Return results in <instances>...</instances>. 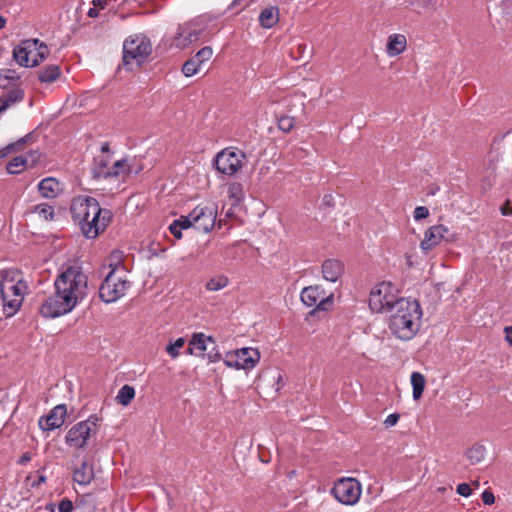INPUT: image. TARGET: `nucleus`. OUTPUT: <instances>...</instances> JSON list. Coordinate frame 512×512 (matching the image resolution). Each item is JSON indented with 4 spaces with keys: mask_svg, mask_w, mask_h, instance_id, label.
Here are the masks:
<instances>
[{
    "mask_svg": "<svg viewBox=\"0 0 512 512\" xmlns=\"http://www.w3.org/2000/svg\"><path fill=\"white\" fill-rule=\"evenodd\" d=\"M87 283L88 278L80 267H68L55 279V292L42 301L39 313L45 318L69 313L85 298Z\"/></svg>",
    "mask_w": 512,
    "mask_h": 512,
    "instance_id": "f257e3e1",
    "label": "nucleus"
},
{
    "mask_svg": "<svg viewBox=\"0 0 512 512\" xmlns=\"http://www.w3.org/2000/svg\"><path fill=\"white\" fill-rule=\"evenodd\" d=\"M73 219L78 221L85 237L95 238L111 220L112 214L101 209L98 201L90 196H77L71 204Z\"/></svg>",
    "mask_w": 512,
    "mask_h": 512,
    "instance_id": "f03ea898",
    "label": "nucleus"
},
{
    "mask_svg": "<svg viewBox=\"0 0 512 512\" xmlns=\"http://www.w3.org/2000/svg\"><path fill=\"white\" fill-rule=\"evenodd\" d=\"M390 313L389 330L395 337L410 340L417 334L422 319V309L417 300H400Z\"/></svg>",
    "mask_w": 512,
    "mask_h": 512,
    "instance_id": "7ed1b4c3",
    "label": "nucleus"
},
{
    "mask_svg": "<svg viewBox=\"0 0 512 512\" xmlns=\"http://www.w3.org/2000/svg\"><path fill=\"white\" fill-rule=\"evenodd\" d=\"M117 260L99 288V297L105 303H113L124 297L131 287L127 271L119 264V255H112Z\"/></svg>",
    "mask_w": 512,
    "mask_h": 512,
    "instance_id": "20e7f679",
    "label": "nucleus"
},
{
    "mask_svg": "<svg viewBox=\"0 0 512 512\" xmlns=\"http://www.w3.org/2000/svg\"><path fill=\"white\" fill-rule=\"evenodd\" d=\"M152 52L150 39L143 34L129 36L123 43V66L127 70L140 67Z\"/></svg>",
    "mask_w": 512,
    "mask_h": 512,
    "instance_id": "39448f33",
    "label": "nucleus"
},
{
    "mask_svg": "<svg viewBox=\"0 0 512 512\" xmlns=\"http://www.w3.org/2000/svg\"><path fill=\"white\" fill-rule=\"evenodd\" d=\"M400 300L398 289L390 282L377 284L370 292L369 307L376 313H390L394 311Z\"/></svg>",
    "mask_w": 512,
    "mask_h": 512,
    "instance_id": "423d86ee",
    "label": "nucleus"
},
{
    "mask_svg": "<svg viewBox=\"0 0 512 512\" xmlns=\"http://www.w3.org/2000/svg\"><path fill=\"white\" fill-rule=\"evenodd\" d=\"M101 418L93 414L88 419L73 425L65 436V443L71 448L82 449L86 447L89 440L97 434Z\"/></svg>",
    "mask_w": 512,
    "mask_h": 512,
    "instance_id": "0eeeda50",
    "label": "nucleus"
},
{
    "mask_svg": "<svg viewBox=\"0 0 512 512\" xmlns=\"http://www.w3.org/2000/svg\"><path fill=\"white\" fill-rule=\"evenodd\" d=\"M246 154L237 147H227L218 152L214 158L216 170L224 175H235L242 169Z\"/></svg>",
    "mask_w": 512,
    "mask_h": 512,
    "instance_id": "6e6552de",
    "label": "nucleus"
},
{
    "mask_svg": "<svg viewBox=\"0 0 512 512\" xmlns=\"http://www.w3.org/2000/svg\"><path fill=\"white\" fill-rule=\"evenodd\" d=\"M301 301L307 307L315 308L310 312L315 315L319 312H326L332 309L334 305V294H326L325 290L320 285H312L302 289L300 294Z\"/></svg>",
    "mask_w": 512,
    "mask_h": 512,
    "instance_id": "1a4fd4ad",
    "label": "nucleus"
},
{
    "mask_svg": "<svg viewBox=\"0 0 512 512\" xmlns=\"http://www.w3.org/2000/svg\"><path fill=\"white\" fill-rule=\"evenodd\" d=\"M361 484L355 478H342L335 482L331 493L344 505H354L360 499Z\"/></svg>",
    "mask_w": 512,
    "mask_h": 512,
    "instance_id": "9d476101",
    "label": "nucleus"
},
{
    "mask_svg": "<svg viewBox=\"0 0 512 512\" xmlns=\"http://www.w3.org/2000/svg\"><path fill=\"white\" fill-rule=\"evenodd\" d=\"M26 289V283L22 279H16L14 276L6 275L0 281V293L15 296L9 302L10 311L7 312V317L13 316L17 312L24 299Z\"/></svg>",
    "mask_w": 512,
    "mask_h": 512,
    "instance_id": "9b49d317",
    "label": "nucleus"
},
{
    "mask_svg": "<svg viewBox=\"0 0 512 512\" xmlns=\"http://www.w3.org/2000/svg\"><path fill=\"white\" fill-rule=\"evenodd\" d=\"M260 360V352L256 348L245 347L228 352L224 364L229 368L252 369Z\"/></svg>",
    "mask_w": 512,
    "mask_h": 512,
    "instance_id": "f8f14e48",
    "label": "nucleus"
},
{
    "mask_svg": "<svg viewBox=\"0 0 512 512\" xmlns=\"http://www.w3.org/2000/svg\"><path fill=\"white\" fill-rule=\"evenodd\" d=\"M194 228L200 232H210L216 224L217 206L215 204H199L191 211Z\"/></svg>",
    "mask_w": 512,
    "mask_h": 512,
    "instance_id": "ddd939ff",
    "label": "nucleus"
},
{
    "mask_svg": "<svg viewBox=\"0 0 512 512\" xmlns=\"http://www.w3.org/2000/svg\"><path fill=\"white\" fill-rule=\"evenodd\" d=\"M456 239V234L450 232L448 227L438 224L431 226L425 231L424 238L420 243V248L424 252H428L440 245L442 241L453 242L456 241Z\"/></svg>",
    "mask_w": 512,
    "mask_h": 512,
    "instance_id": "4468645a",
    "label": "nucleus"
},
{
    "mask_svg": "<svg viewBox=\"0 0 512 512\" xmlns=\"http://www.w3.org/2000/svg\"><path fill=\"white\" fill-rule=\"evenodd\" d=\"M202 31V27L197 22H189L181 25L171 45L180 49L185 48L193 42H196L202 34Z\"/></svg>",
    "mask_w": 512,
    "mask_h": 512,
    "instance_id": "2eb2a0df",
    "label": "nucleus"
},
{
    "mask_svg": "<svg viewBox=\"0 0 512 512\" xmlns=\"http://www.w3.org/2000/svg\"><path fill=\"white\" fill-rule=\"evenodd\" d=\"M67 414L66 405L55 406L46 417L39 419V426L44 431H51L61 427Z\"/></svg>",
    "mask_w": 512,
    "mask_h": 512,
    "instance_id": "dca6fc26",
    "label": "nucleus"
},
{
    "mask_svg": "<svg viewBox=\"0 0 512 512\" xmlns=\"http://www.w3.org/2000/svg\"><path fill=\"white\" fill-rule=\"evenodd\" d=\"M37 50V39L26 40L13 50L15 61L25 67H31V54Z\"/></svg>",
    "mask_w": 512,
    "mask_h": 512,
    "instance_id": "f3484780",
    "label": "nucleus"
},
{
    "mask_svg": "<svg viewBox=\"0 0 512 512\" xmlns=\"http://www.w3.org/2000/svg\"><path fill=\"white\" fill-rule=\"evenodd\" d=\"M38 191L42 197L47 199L56 198L62 191L60 182L54 177L42 179L38 184Z\"/></svg>",
    "mask_w": 512,
    "mask_h": 512,
    "instance_id": "a211bd4d",
    "label": "nucleus"
},
{
    "mask_svg": "<svg viewBox=\"0 0 512 512\" xmlns=\"http://www.w3.org/2000/svg\"><path fill=\"white\" fill-rule=\"evenodd\" d=\"M344 272L343 264L335 259L325 260L322 264V274L325 280L336 282Z\"/></svg>",
    "mask_w": 512,
    "mask_h": 512,
    "instance_id": "6ab92c4d",
    "label": "nucleus"
},
{
    "mask_svg": "<svg viewBox=\"0 0 512 512\" xmlns=\"http://www.w3.org/2000/svg\"><path fill=\"white\" fill-rule=\"evenodd\" d=\"M94 479L93 465L88 461H83L79 467L73 471V480L82 486L89 485Z\"/></svg>",
    "mask_w": 512,
    "mask_h": 512,
    "instance_id": "aec40b11",
    "label": "nucleus"
},
{
    "mask_svg": "<svg viewBox=\"0 0 512 512\" xmlns=\"http://www.w3.org/2000/svg\"><path fill=\"white\" fill-rule=\"evenodd\" d=\"M407 39L403 34H391L386 44V53L389 57H396L405 51Z\"/></svg>",
    "mask_w": 512,
    "mask_h": 512,
    "instance_id": "412c9836",
    "label": "nucleus"
},
{
    "mask_svg": "<svg viewBox=\"0 0 512 512\" xmlns=\"http://www.w3.org/2000/svg\"><path fill=\"white\" fill-rule=\"evenodd\" d=\"M214 344V339L211 336H206L204 333H195L190 340V346L196 349V356L205 358L207 350Z\"/></svg>",
    "mask_w": 512,
    "mask_h": 512,
    "instance_id": "4be33fe9",
    "label": "nucleus"
},
{
    "mask_svg": "<svg viewBox=\"0 0 512 512\" xmlns=\"http://www.w3.org/2000/svg\"><path fill=\"white\" fill-rule=\"evenodd\" d=\"M112 163L110 155H99L94 159L91 173L95 179H106V172H108Z\"/></svg>",
    "mask_w": 512,
    "mask_h": 512,
    "instance_id": "5701e85b",
    "label": "nucleus"
},
{
    "mask_svg": "<svg viewBox=\"0 0 512 512\" xmlns=\"http://www.w3.org/2000/svg\"><path fill=\"white\" fill-rule=\"evenodd\" d=\"M132 172V165L127 159L116 160L111 163V166L106 172L107 178L122 177L123 179Z\"/></svg>",
    "mask_w": 512,
    "mask_h": 512,
    "instance_id": "b1692460",
    "label": "nucleus"
},
{
    "mask_svg": "<svg viewBox=\"0 0 512 512\" xmlns=\"http://www.w3.org/2000/svg\"><path fill=\"white\" fill-rule=\"evenodd\" d=\"M279 21V9L270 6L262 10L259 15V22L263 28L269 29L276 25Z\"/></svg>",
    "mask_w": 512,
    "mask_h": 512,
    "instance_id": "393cba45",
    "label": "nucleus"
},
{
    "mask_svg": "<svg viewBox=\"0 0 512 512\" xmlns=\"http://www.w3.org/2000/svg\"><path fill=\"white\" fill-rule=\"evenodd\" d=\"M61 75V70L58 65L51 64L43 67L38 72V79L42 83H52L56 81Z\"/></svg>",
    "mask_w": 512,
    "mask_h": 512,
    "instance_id": "a878e982",
    "label": "nucleus"
},
{
    "mask_svg": "<svg viewBox=\"0 0 512 512\" xmlns=\"http://www.w3.org/2000/svg\"><path fill=\"white\" fill-rule=\"evenodd\" d=\"M411 385L413 387V399L418 400L421 398L425 389L426 380L420 372H413L410 377Z\"/></svg>",
    "mask_w": 512,
    "mask_h": 512,
    "instance_id": "bb28decb",
    "label": "nucleus"
},
{
    "mask_svg": "<svg viewBox=\"0 0 512 512\" xmlns=\"http://www.w3.org/2000/svg\"><path fill=\"white\" fill-rule=\"evenodd\" d=\"M229 285V278L226 275L220 274L213 276L210 278L206 284L205 288L207 291L216 292L226 288Z\"/></svg>",
    "mask_w": 512,
    "mask_h": 512,
    "instance_id": "cd10ccee",
    "label": "nucleus"
},
{
    "mask_svg": "<svg viewBox=\"0 0 512 512\" xmlns=\"http://www.w3.org/2000/svg\"><path fill=\"white\" fill-rule=\"evenodd\" d=\"M486 455V449L481 444H475L466 451V457L472 465L482 462Z\"/></svg>",
    "mask_w": 512,
    "mask_h": 512,
    "instance_id": "c85d7f7f",
    "label": "nucleus"
},
{
    "mask_svg": "<svg viewBox=\"0 0 512 512\" xmlns=\"http://www.w3.org/2000/svg\"><path fill=\"white\" fill-rule=\"evenodd\" d=\"M228 197L233 201L232 205L237 206L244 198L243 185L238 182L231 183L228 186Z\"/></svg>",
    "mask_w": 512,
    "mask_h": 512,
    "instance_id": "c756f323",
    "label": "nucleus"
},
{
    "mask_svg": "<svg viewBox=\"0 0 512 512\" xmlns=\"http://www.w3.org/2000/svg\"><path fill=\"white\" fill-rule=\"evenodd\" d=\"M135 397V389L126 384L120 388L118 391V394L116 396V400L118 403H120L123 406H127L131 403V401Z\"/></svg>",
    "mask_w": 512,
    "mask_h": 512,
    "instance_id": "7c9ffc66",
    "label": "nucleus"
},
{
    "mask_svg": "<svg viewBox=\"0 0 512 512\" xmlns=\"http://www.w3.org/2000/svg\"><path fill=\"white\" fill-rule=\"evenodd\" d=\"M33 138L32 134L29 133L26 136L20 138L18 141L11 143L5 147L0 148V158H4L9 153L19 150L25 143Z\"/></svg>",
    "mask_w": 512,
    "mask_h": 512,
    "instance_id": "2f4dec72",
    "label": "nucleus"
},
{
    "mask_svg": "<svg viewBox=\"0 0 512 512\" xmlns=\"http://www.w3.org/2000/svg\"><path fill=\"white\" fill-rule=\"evenodd\" d=\"M28 159L23 158L22 156L14 157L7 164V171L10 174H18L23 171L28 166Z\"/></svg>",
    "mask_w": 512,
    "mask_h": 512,
    "instance_id": "473e14b6",
    "label": "nucleus"
},
{
    "mask_svg": "<svg viewBox=\"0 0 512 512\" xmlns=\"http://www.w3.org/2000/svg\"><path fill=\"white\" fill-rule=\"evenodd\" d=\"M31 212L37 214L44 220H52L54 216V208L47 203L33 206Z\"/></svg>",
    "mask_w": 512,
    "mask_h": 512,
    "instance_id": "72a5a7b5",
    "label": "nucleus"
},
{
    "mask_svg": "<svg viewBox=\"0 0 512 512\" xmlns=\"http://www.w3.org/2000/svg\"><path fill=\"white\" fill-rule=\"evenodd\" d=\"M24 98V91L20 88L13 89L7 93L0 101L6 102L7 108L14 103L22 101Z\"/></svg>",
    "mask_w": 512,
    "mask_h": 512,
    "instance_id": "f704fd0d",
    "label": "nucleus"
},
{
    "mask_svg": "<svg viewBox=\"0 0 512 512\" xmlns=\"http://www.w3.org/2000/svg\"><path fill=\"white\" fill-rule=\"evenodd\" d=\"M213 55V50L210 46H205L200 49L193 58L196 60L197 65L204 66Z\"/></svg>",
    "mask_w": 512,
    "mask_h": 512,
    "instance_id": "c9c22d12",
    "label": "nucleus"
},
{
    "mask_svg": "<svg viewBox=\"0 0 512 512\" xmlns=\"http://www.w3.org/2000/svg\"><path fill=\"white\" fill-rule=\"evenodd\" d=\"M35 53L37 55V58L36 57L32 58L31 67L39 65V63L42 62L48 55L49 49L46 44L40 43L39 40L37 39V50Z\"/></svg>",
    "mask_w": 512,
    "mask_h": 512,
    "instance_id": "e433bc0d",
    "label": "nucleus"
},
{
    "mask_svg": "<svg viewBox=\"0 0 512 512\" xmlns=\"http://www.w3.org/2000/svg\"><path fill=\"white\" fill-rule=\"evenodd\" d=\"M202 67L200 65H197L196 60L192 57L188 61H186L182 67V72L185 76L191 77L198 73Z\"/></svg>",
    "mask_w": 512,
    "mask_h": 512,
    "instance_id": "4c0bfd02",
    "label": "nucleus"
},
{
    "mask_svg": "<svg viewBox=\"0 0 512 512\" xmlns=\"http://www.w3.org/2000/svg\"><path fill=\"white\" fill-rule=\"evenodd\" d=\"M185 344V339L180 337L176 339L174 342L169 343L165 350L172 357L177 358L179 356V349H181Z\"/></svg>",
    "mask_w": 512,
    "mask_h": 512,
    "instance_id": "58836bf2",
    "label": "nucleus"
},
{
    "mask_svg": "<svg viewBox=\"0 0 512 512\" xmlns=\"http://www.w3.org/2000/svg\"><path fill=\"white\" fill-rule=\"evenodd\" d=\"M295 126V119L290 116H281L278 119V128L285 132L289 133Z\"/></svg>",
    "mask_w": 512,
    "mask_h": 512,
    "instance_id": "ea45409f",
    "label": "nucleus"
},
{
    "mask_svg": "<svg viewBox=\"0 0 512 512\" xmlns=\"http://www.w3.org/2000/svg\"><path fill=\"white\" fill-rule=\"evenodd\" d=\"M179 224L181 229H188L194 227V220L191 217V212L187 216H181L179 219L174 220Z\"/></svg>",
    "mask_w": 512,
    "mask_h": 512,
    "instance_id": "a19ab883",
    "label": "nucleus"
},
{
    "mask_svg": "<svg viewBox=\"0 0 512 512\" xmlns=\"http://www.w3.org/2000/svg\"><path fill=\"white\" fill-rule=\"evenodd\" d=\"M205 357H207L209 362H217V361L221 360V354L216 347L215 341H214L213 346H211L210 349L207 350Z\"/></svg>",
    "mask_w": 512,
    "mask_h": 512,
    "instance_id": "79ce46f5",
    "label": "nucleus"
},
{
    "mask_svg": "<svg viewBox=\"0 0 512 512\" xmlns=\"http://www.w3.org/2000/svg\"><path fill=\"white\" fill-rule=\"evenodd\" d=\"M413 216L415 220H422L429 216V210L425 206H417L414 209Z\"/></svg>",
    "mask_w": 512,
    "mask_h": 512,
    "instance_id": "37998d69",
    "label": "nucleus"
},
{
    "mask_svg": "<svg viewBox=\"0 0 512 512\" xmlns=\"http://www.w3.org/2000/svg\"><path fill=\"white\" fill-rule=\"evenodd\" d=\"M75 509V504L72 503L69 499H63L58 507L59 512H73Z\"/></svg>",
    "mask_w": 512,
    "mask_h": 512,
    "instance_id": "c03bdc74",
    "label": "nucleus"
},
{
    "mask_svg": "<svg viewBox=\"0 0 512 512\" xmlns=\"http://www.w3.org/2000/svg\"><path fill=\"white\" fill-rule=\"evenodd\" d=\"M457 493L463 497H469L472 493V490L467 483H461L457 486Z\"/></svg>",
    "mask_w": 512,
    "mask_h": 512,
    "instance_id": "a18cd8bd",
    "label": "nucleus"
},
{
    "mask_svg": "<svg viewBox=\"0 0 512 512\" xmlns=\"http://www.w3.org/2000/svg\"><path fill=\"white\" fill-rule=\"evenodd\" d=\"M399 418H400V415L397 413L388 415L387 418L384 420L385 427L390 428V427L396 425Z\"/></svg>",
    "mask_w": 512,
    "mask_h": 512,
    "instance_id": "49530a36",
    "label": "nucleus"
},
{
    "mask_svg": "<svg viewBox=\"0 0 512 512\" xmlns=\"http://www.w3.org/2000/svg\"><path fill=\"white\" fill-rule=\"evenodd\" d=\"M481 499L485 505H492L495 502L494 494L488 490L482 493Z\"/></svg>",
    "mask_w": 512,
    "mask_h": 512,
    "instance_id": "de8ad7c7",
    "label": "nucleus"
},
{
    "mask_svg": "<svg viewBox=\"0 0 512 512\" xmlns=\"http://www.w3.org/2000/svg\"><path fill=\"white\" fill-rule=\"evenodd\" d=\"M181 228L179 227V224L176 223L175 221H173L170 225H169V231L171 232V234L177 238V239H180L182 237V232H181Z\"/></svg>",
    "mask_w": 512,
    "mask_h": 512,
    "instance_id": "09e8293b",
    "label": "nucleus"
},
{
    "mask_svg": "<svg viewBox=\"0 0 512 512\" xmlns=\"http://www.w3.org/2000/svg\"><path fill=\"white\" fill-rule=\"evenodd\" d=\"M1 298H2V301H3L4 313L7 316V312L10 311L9 302L12 301L15 298V296L14 295L1 294Z\"/></svg>",
    "mask_w": 512,
    "mask_h": 512,
    "instance_id": "8fccbe9b",
    "label": "nucleus"
},
{
    "mask_svg": "<svg viewBox=\"0 0 512 512\" xmlns=\"http://www.w3.org/2000/svg\"><path fill=\"white\" fill-rule=\"evenodd\" d=\"M1 71L4 73V75L7 76L8 81H14V82L19 81V76L16 74V72L14 70L7 69V70H1Z\"/></svg>",
    "mask_w": 512,
    "mask_h": 512,
    "instance_id": "3c124183",
    "label": "nucleus"
},
{
    "mask_svg": "<svg viewBox=\"0 0 512 512\" xmlns=\"http://www.w3.org/2000/svg\"><path fill=\"white\" fill-rule=\"evenodd\" d=\"M234 207L235 206H231L226 212H225V218L224 219H219L218 221V226L221 228L225 222L226 219H231L234 217Z\"/></svg>",
    "mask_w": 512,
    "mask_h": 512,
    "instance_id": "603ef678",
    "label": "nucleus"
},
{
    "mask_svg": "<svg viewBox=\"0 0 512 512\" xmlns=\"http://www.w3.org/2000/svg\"><path fill=\"white\" fill-rule=\"evenodd\" d=\"M28 481H31L30 485L31 487L39 486L41 483H44L46 481V477L44 475H39L37 480H32V476H29L27 478Z\"/></svg>",
    "mask_w": 512,
    "mask_h": 512,
    "instance_id": "864d4df0",
    "label": "nucleus"
},
{
    "mask_svg": "<svg viewBox=\"0 0 512 512\" xmlns=\"http://www.w3.org/2000/svg\"><path fill=\"white\" fill-rule=\"evenodd\" d=\"M73 512H93V508L90 507L88 509H85L82 501H76L75 509Z\"/></svg>",
    "mask_w": 512,
    "mask_h": 512,
    "instance_id": "5fc2aeb1",
    "label": "nucleus"
},
{
    "mask_svg": "<svg viewBox=\"0 0 512 512\" xmlns=\"http://www.w3.org/2000/svg\"><path fill=\"white\" fill-rule=\"evenodd\" d=\"M506 341L512 345V326H507L504 329Z\"/></svg>",
    "mask_w": 512,
    "mask_h": 512,
    "instance_id": "6e6d98bb",
    "label": "nucleus"
},
{
    "mask_svg": "<svg viewBox=\"0 0 512 512\" xmlns=\"http://www.w3.org/2000/svg\"><path fill=\"white\" fill-rule=\"evenodd\" d=\"M9 82L10 81H8L7 76L4 75L2 71H0V88L5 89L9 85Z\"/></svg>",
    "mask_w": 512,
    "mask_h": 512,
    "instance_id": "4d7b16f0",
    "label": "nucleus"
},
{
    "mask_svg": "<svg viewBox=\"0 0 512 512\" xmlns=\"http://www.w3.org/2000/svg\"><path fill=\"white\" fill-rule=\"evenodd\" d=\"M92 3L97 9H103L106 6L107 0H93Z\"/></svg>",
    "mask_w": 512,
    "mask_h": 512,
    "instance_id": "13d9d810",
    "label": "nucleus"
},
{
    "mask_svg": "<svg viewBox=\"0 0 512 512\" xmlns=\"http://www.w3.org/2000/svg\"><path fill=\"white\" fill-rule=\"evenodd\" d=\"M30 460H31V456H30V454H29V453H24V454L20 457V459H19L18 463H19V464H21V465H24V464H26L27 462H29Z\"/></svg>",
    "mask_w": 512,
    "mask_h": 512,
    "instance_id": "bf43d9fd",
    "label": "nucleus"
},
{
    "mask_svg": "<svg viewBox=\"0 0 512 512\" xmlns=\"http://www.w3.org/2000/svg\"><path fill=\"white\" fill-rule=\"evenodd\" d=\"M101 153H102V155H110V146H109L108 142H105L101 146Z\"/></svg>",
    "mask_w": 512,
    "mask_h": 512,
    "instance_id": "052dcab7",
    "label": "nucleus"
},
{
    "mask_svg": "<svg viewBox=\"0 0 512 512\" xmlns=\"http://www.w3.org/2000/svg\"><path fill=\"white\" fill-rule=\"evenodd\" d=\"M87 14L91 18H95L98 16V9L96 7L90 8Z\"/></svg>",
    "mask_w": 512,
    "mask_h": 512,
    "instance_id": "680f3d73",
    "label": "nucleus"
},
{
    "mask_svg": "<svg viewBox=\"0 0 512 512\" xmlns=\"http://www.w3.org/2000/svg\"><path fill=\"white\" fill-rule=\"evenodd\" d=\"M7 110L6 102L0 101V114Z\"/></svg>",
    "mask_w": 512,
    "mask_h": 512,
    "instance_id": "e2e57ef3",
    "label": "nucleus"
},
{
    "mask_svg": "<svg viewBox=\"0 0 512 512\" xmlns=\"http://www.w3.org/2000/svg\"><path fill=\"white\" fill-rule=\"evenodd\" d=\"M501 212L503 215L512 214V208H511V211H508V207L503 206V207H501Z\"/></svg>",
    "mask_w": 512,
    "mask_h": 512,
    "instance_id": "0e129e2a",
    "label": "nucleus"
},
{
    "mask_svg": "<svg viewBox=\"0 0 512 512\" xmlns=\"http://www.w3.org/2000/svg\"><path fill=\"white\" fill-rule=\"evenodd\" d=\"M194 346H190L188 347V350H187V353L190 354V355H195L196 356V349H193Z\"/></svg>",
    "mask_w": 512,
    "mask_h": 512,
    "instance_id": "69168bd1",
    "label": "nucleus"
},
{
    "mask_svg": "<svg viewBox=\"0 0 512 512\" xmlns=\"http://www.w3.org/2000/svg\"><path fill=\"white\" fill-rule=\"evenodd\" d=\"M6 19L0 15V30L5 27Z\"/></svg>",
    "mask_w": 512,
    "mask_h": 512,
    "instance_id": "338daca9",
    "label": "nucleus"
},
{
    "mask_svg": "<svg viewBox=\"0 0 512 512\" xmlns=\"http://www.w3.org/2000/svg\"><path fill=\"white\" fill-rule=\"evenodd\" d=\"M34 57H36V58H37L36 53H32V54H31V58H30V59H32V58H34Z\"/></svg>",
    "mask_w": 512,
    "mask_h": 512,
    "instance_id": "774afa93",
    "label": "nucleus"
}]
</instances>
